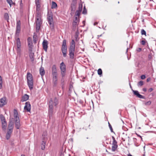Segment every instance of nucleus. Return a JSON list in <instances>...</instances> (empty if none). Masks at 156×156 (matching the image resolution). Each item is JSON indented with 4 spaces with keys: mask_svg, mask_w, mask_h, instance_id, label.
Instances as JSON below:
<instances>
[{
    "mask_svg": "<svg viewBox=\"0 0 156 156\" xmlns=\"http://www.w3.org/2000/svg\"><path fill=\"white\" fill-rule=\"evenodd\" d=\"M27 84L30 90L33 89V79L32 75L30 73H28L27 76Z\"/></svg>",
    "mask_w": 156,
    "mask_h": 156,
    "instance_id": "obj_1",
    "label": "nucleus"
},
{
    "mask_svg": "<svg viewBox=\"0 0 156 156\" xmlns=\"http://www.w3.org/2000/svg\"><path fill=\"white\" fill-rule=\"evenodd\" d=\"M75 43L74 41L72 40L69 49V55L71 58L73 59L74 56Z\"/></svg>",
    "mask_w": 156,
    "mask_h": 156,
    "instance_id": "obj_2",
    "label": "nucleus"
},
{
    "mask_svg": "<svg viewBox=\"0 0 156 156\" xmlns=\"http://www.w3.org/2000/svg\"><path fill=\"white\" fill-rule=\"evenodd\" d=\"M16 49L17 55L19 57H20L22 54L21 46L20 40L19 38L16 39Z\"/></svg>",
    "mask_w": 156,
    "mask_h": 156,
    "instance_id": "obj_3",
    "label": "nucleus"
},
{
    "mask_svg": "<svg viewBox=\"0 0 156 156\" xmlns=\"http://www.w3.org/2000/svg\"><path fill=\"white\" fill-rule=\"evenodd\" d=\"M14 117L15 119V124L17 129H19L21 125L20 123L19 118L18 116V113L16 110H14Z\"/></svg>",
    "mask_w": 156,
    "mask_h": 156,
    "instance_id": "obj_4",
    "label": "nucleus"
},
{
    "mask_svg": "<svg viewBox=\"0 0 156 156\" xmlns=\"http://www.w3.org/2000/svg\"><path fill=\"white\" fill-rule=\"evenodd\" d=\"M48 105V115L50 119H51L52 118V116L53 115V100L52 98H51L50 100Z\"/></svg>",
    "mask_w": 156,
    "mask_h": 156,
    "instance_id": "obj_5",
    "label": "nucleus"
},
{
    "mask_svg": "<svg viewBox=\"0 0 156 156\" xmlns=\"http://www.w3.org/2000/svg\"><path fill=\"white\" fill-rule=\"evenodd\" d=\"M66 40H64L62 43L61 48L64 57H66L67 55V46L66 44Z\"/></svg>",
    "mask_w": 156,
    "mask_h": 156,
    "instance_id": "obj_6",
    "label": "nucleus"
},
{
    "mask_svg": "<svg viewBox=\"0 0 156 156\" xmlns=\"http://www.w3.org/2000/svg\"><path fill=\"white\" fill-rule=\"evenodd\" d=\"M60 69L62 77H64L66 75V66L63 62L60 64Z\"/></svg>",
    "mask_w": 156,
    "mask_h": 156,
    "instance_id": "obj_7",
    "label": "nucleus"
},
{
    "mask_svg": "<svg viewBox=\"0 0 156 156\" xmlns=\"http://www.w3.org/2000/svg\"><path fill=\"white\" fill-rule=\"evenodd\" d=\"M48 20L51 29V30H53L54 28V26L53 24L52 16L51 14H50L48 13Z\"/></svg>",
    "mask_w": 156,
    "mask_h": 156,
    "instance_id": "obj_8",
    "label": "nucleus"
},
{
    "mask_svg": "<svg viewBox=\"0 0 156 156\" xmlns=\"http://www.w3.org/2000/svg\"><path fill=\"white\" fill-rule=\"evenodd\" d=\"M76 1L75 0H73L72 1L71 6L70 9L71 10V14H73L74 13L76 8Z\"/></svg>",
    "mask_w": 156,
    "mask_h": 156,
    "instance_id": "obj_9",
    "label": "nucleus"
},
{
    "mask_svg": "<svg viewBox=\"0 0 156 156\" xmlns=\"http://www.w3.org/2000/svg\"><path fill=\"white\" fill-rule=\"evenodd\" d=\"M129 85L130 88L133 91V94L135 95H136L137 97L140 98H145V97L140 94L138 91L134 90L132 89V88L131 86L130 83H129Z\"/></svg>",
    "mask_w": 156,
    "mask_h": 156,
    "instance_id": "obj_10",
    "label": "nucleus"
},
{
    "mask_svg": "<svg viewBox=\"0 0 156 156\" xmlns=\"http://www.w3.org/2000/svg\"><path fill=\"white\" fill-rule=\"evenodd\" d=\"M7 100L5 97H3L0 99V107H2L7 103Z\"/></svg>",
    "mask_w": 156,
    "mask_h": 156,
    "instance_id": "obj_11",
    "label": "nucleus"
},
{
    "mask_svg": "<svg viewBox=\"0 0 156 156\" xmlns=\"http://www.w3.org/2000/svg\"><path fill=\"white\" fill-rule=\"evenodd\" d=\"M24 110L27 112H30L31 109V105L29 101H27L25 104L24 107Z\"/></svg>",
    "mask_w": 156,
    "mask_h": 156,
    "instance_id": "obj_12",
    "label": "nucleus"
},
{
    "mask_svg": "<svg viewBox=\"0 0 156 156\" xmlns=\"http://www.w3.org/2000/svg\"><path fill=\"white\" fill-rule=\"evenodd\" d=\"M52 77L57 76L58 73L56 66L55 65H53L52 68Z\"/></svg>",
    "mask_w": 156,
    "mask_h": 156,
    "instance_id": "obj_13",
    "label": "nucleus"
},
{
    "mask_svg": "<svg viewBox=\"0 0 156 156\" xmlns=\"http://www.w3.org/2000/svg\"><path fill=\"white\" fill-rule=\"evenodd\" d=\"M43 139L44 140H42L41 145V149L42 150H44L45 148V146L46 144V138H45V135H42Z\"/></svg>",
    "mask_w": 156,
    "mask_h": 156,
    "instance_id": "obj_14",
    "label": "nucleus"
},
{
    "mask_svg": "<svg viewBox=\"0 0 156 156\" xmlns=\"http://www.w3.org/2000/svg\"><path fill=\"white\" fill-rule=\"evenodd\" d=\"M48 41L44 39V40L42 43V46L43 49L45 51H47V48L48 47Z\"/></svg>",
    "mask_w": 156,
    "mask_h": 156,
    "instance_id": "obj_15",
    "label": "nucleus"
},
{
    "mask_svg": "<svg viewBox=\"0 0 156 156\" xmlns=\"http://www.w3.org/2000/svg\"><path fill=\"white\" fill-rule=\"evenodd\" d=\"M20 20L17 22L16 24V33H19L20 31Z\"/></svg>",
    "mask_w": 156,
    "mask_h": 156,
    "instance_id": "obj_16",
    "label": "nucleus"
},
{
    "mask_svg": "<svg viewBox=\"0 0 156 156\" xmlns=\"http://www.w3.org/2000/svg\"><path fill=\"white\" fill-rule=\"evenodd\" d=\"M79 22V21L77 19V17L76 16L75 18V20H74L73 23V29L76 28V26Z\"/></svg>",
    "mask_w": 156,
    "mask_h": 156,
    "instance_id": "obj_17",
    "label": "nucleus"
},
{
    "mask_svg": "<svg viewBox=\"0 0 156 156\" xmlns=\"http://www.w3.org/2000/svg\"><path fill=\"white\" fill-rule=\"evenodd\" d=\"M118 146L117 145V142L115 143H112V151L113 152L115 151L116 150Z\"/></svg>",
    "mask_w": 156,
    "mask_h": 156,
    "instance_id": "obj_18",
    "label": "nucleus"
},
{
    "mask_svg": "<svg viewBox=\"0 0 156 156\" xmlns=\"http://www.w3.org/2000/svg\"><path fill=\"white\" fill-rule=\"evenodd\" d=\"M14 123L12 121H10L8 126V130L12 132V130L13 128Z\"/></svg>",
    "mask_w": 156,
    "mask_h": 156,
    "instance_id": "obj_19",
    "label": "nucleus"
},
{
    "mask_svg": "<svg viewBox=\"0 0 156 156\" xmlns=\"http://www.w3.org/2000/svg\"><path fill=\"white\" fill-rule=\"evenodd\" d=\"M52 83L54 87L57 86L58 83L57 76L52 77Z\"/></svg>",
    "mask_w": 156,
    "mask_h": 156,
    "instance_id": "obj_20",
    "label": "nucleus"
},
{
    "mask_svg": "<svg viewBox=\"0 0 156 156\" xmlns=\"http://www.w3.org/2000/svg\"><path fill=\"white\" fill-rule=\"evenodd\" d=\"M36 11H38L40 10L41 5L40 4L39 0H35Z\"/></svg>",
    "mask_w": 156,
    "mask_h": 156,
    "instance_id": "obj_21",
    "label": "nucleus"
},
{
    "mask_svg": "<svg viewBox=\"0 0 156 156\" xmlns=\"http://www.w3.org/2000/svg\"><path fill=\"white\" fill-rule=\"evenodd\" d=\"M53 106H56L58 103V99L56 97L54 98L53 100Z\"/></svg>",
    "mask_w": 156,
    "mask_h": 156,
    "instance_id": "obj_22",
    "label": "nucleus"
},
{
    "mask_svg": "<svg viewBox=\"0 0 156 156\" xmlns=\"http://www.w3.org/2000/svg\"><path fill=\"white\" fill-rule=\"evenodd\" d=\"M29 98V96L28 95L25 94L22 98V99L21 100V101L22 102L27 101Z\"/></svg>",
    "mask_w": 156,
    "mask_h": 156,
    "instance_id": "obj_23",
    "label": "nucleus"
},
{
    "mask_svg": "<svg viewBox=\"0 0 156 156\" xmlns=\"http://www.w3.org/2000/svg\"><path fill=\"white\" fill-rule=\"evenodd\" d=\"M12 133V131L8 130L5 136L7 140H8L10 139Z\"/></svg>",
    "mask_w": 156,
    "mask_h": 156,
    "instance_id": "obj_24",
    "label": "nucleus"
},
{
    "mask_svg": "<svg viewBox=\"0 0 156 156\" xmlns=\"http://www.w3.org/2000/svg\"><path fill=\"white\" fill-rule=\"evenodd\" d=\"M40 74L42 77L45 74V71L44 68L41 67L40 69Z\"/></svg>",
    "mask_w": 156,
    "mask_h": 156,
    "instance_id": "obj_25",
    "label": "nucleus"
},
{
    "mask_svg": "<svg viewBox=\"0 0 156 156\" xmlns=\"http://www.w3.org/2000/svg\"><path fill=\"white\" fill-rule=\"evenodd\" d=\"M34 54L33 52H31L29 55V56L31 62H33L34 60Z\"/></svg>",
    "mask_w": 156,
    "mask_h": 156,
    "instance_id": "obj_26",
    "label": "nucleus"
},
{
    "mask_svg": "<svg viewBox=\"0 0 156 156\" xmlns=\"http://www.w3.org/2000/svg\"><path fill=\"white\" fill-rule=\"evenodd\" d=\"M2 129L3 130H5L6 129V127L7 126V123L6 121H3L2 122Z\"/></svg>",
    "mask_w": 156,
    "mask_h": 156,
    "instance_id": "obj_27",
    "label": "nucleus"
},
{
    "mask_svg": "<svg viewBox=\"0 0 156 156\" xmlns=\"http://www.w3.org/2000/svg\"><path fill=\"white\" fill-rule=\"evenodd\" d=\"M33 42L34 43H36L37 41V36L36 34L35 33L34 34V35L33 36Z\"/></svg>",
    "mask_w": 156,
    "mask_h": 156,
    "instance_id": "obj_28",
    "label": "nucleus"
},
{
    "mask_svg": "<svg viewBox=\"0 0 156 156\" xmlns=\"http://www.w3.org/2000/svg\"><path fill=\"white\" fill-rule=\"evenodd\" d=\"M9 14L7 13H5L4 15V18L5 20H7L8 21L9 20Z\"/></svg>",
    "mask_w": 156,
    "mask_h": 156,
    "instance_id": "obj_29",
    "label": "nucleus"
},
{
    "mask_svg": "<svg viewBox=\"0 0 156 156\" xmlns=\"http://www.w3.org/2000/svg\"><path fill=\"white\" fill-rule=\"evenodd\" d=\"M57 6V4L54 2H52L51 5L52 9H55Z\"/></svg>",
    "mask_w": 156,
    "mask_h": 156,
    "instance_id": "obj_30",
    "label": "nucleus"
},
{
    "mask_svg": "<svg viewBox=\"0 0 156 156\" xmlns=\"http://www.w3.org/2000/svg\"><path fill=\"white\" fill-rule=\"evenodd\" d=\"M41 25L39 24H36V31L38 32L40 28Z\"/></svg>",
    "mask_w": 156,
    "mask_h": 156,
    "instance_id": "obj_31",
    "label": "nucleus"
},
{
    "mask_svg": "<svg viewBox=\"0 0 156 156\" xmlns=\"http://www.w3.org/2000/svg\"><path fill=\"white\" fill-rule=\"evenodd\" d=\"M41 20L39 18H37L36 21V24H39L41 25Z\"/></svg>",
    "mask_w": 156,
    "mask_h": 156,
    "instance_id": "obj_32",
    "label": "nucleus"
},
{
    "mask_svg": "<svg viewBox=\"0 0 156 156\" xmlns=\"http://www.w3.org/2000/svg\"><path fill=\"white\" fill-rule=\"evenodd\" d=\"M6 1L8 3L10 7H11V5L13 4H14V3H13L12 0H6Z\"/></svg>",
    "mask_w": 156,
    "mask_h": 156,
    "instance_id": "obj_33",
    "label": "nucleus"
},
{
    "mask_svg": "<svg viewBox=\"0 0 156 156\" xmlns=\"http://www.w3.org/2000/svg\"><path fill=\"white\" fill-rule=\"evenodd\" d=\"M2 87V77L0 76V89H1Z\"/></svg>",
    "mask_w": 156,
    "mask_h": 156,
    "instance_id": "obj_34",
    "label": "nucleus"
},
{
    "mask_svg": "<svg viewBox=\"0 0 156 156\" xmlns=\"http://www.w3.org/2000/svg\"><path fill=\"white\" fill-rule=\"evenodd\" d=\"M83 8V5L82 4L79 5L78 10L77 11L81 12Z\"/></svg>",
    "mask_w": 156,
    "mask_h": 156,
    "instance_id": "obj_35",
    "label": "nucleus"
},
{
    "mask_svg": "<svg viewBox=\"0 0 156 156\" xmlns=\"http://www.w3.org/2000/svg\"><path fill=\"white\" fill-rule=\"evenodd\" d=\"M0 117L2 122H3V121H6L4 117L2 115H0Z\"/></svg>",
    "mask_w": 156,
    "mask_h": 156,
    "instance_id": "obj_36",
    "label": "nucleus"
},
{
    "mask_svg": "<svg viewBox=\"0 0 156 156\" xmlns=\"http://www.w3.org/2000/svg\"><path fill=\"white\" fill-rule=\"evenodd\" d=\"M87 13V10L85 8V6H84L83 8V10L82 12V14H86Z\"/></svg>",
    "mask_w": 156,
    "mask_h": 156,
    "instance_id": "obj_37",
    "label": "nucleus"
},
{
    "mask_svg": "<svg viewBox=\"0 0 156 156\" xmlns=\"http://www.w3.org/2000/svg\"><path fill=\"white\" fill-rule=\"evenodd\" d=\"M144 84V82L142 81H140L137 83V86L138 87L141 86Z\"/></svg>",
    "mask_w": 156,
    "mask_h": 156,
    "instance_id": "obj_38",
    "label": "nucleus"
},
{
    "mask_svg": "<svg viewBox=\"0 0 156 156\" xmlns=\"http://www.w3.org/2000/svg\"><path fill=\"white\" fill-rule=\"evenodd\" d=\"M81 12H79L78 11H76L75 12V15L79 16H80Z\"/></svg>",
    "mask_w": 156,
    "mask_h": 156,
    "instance_id": "obj_39",
    "label": "nucleus"
},
{
    "mask_svg": "<svg viewBox=\"0 0 156 156\" xmlns=\"http://www.w3.org/2000/svg\"><path fill=\"white\" fill-rule=\"evenodd\" d=\"M98 74L99 75H101L102 74V71L101 69H99L98 70Z\"/></svg>",
    "mask_w": 156,
    "mask_h": 156,
    "instance_id": "obj_40",
    "label": "nucleus"
},
{
    "mask_svg": "<svg viewBox=\"0 0 156 156\" xmlns=\"http://www.w3.org/2000/svg\"><path fill=\"white\" fill-rule=\"evenodd\" d=\"M141 34L142 35H146V32L143 29H142L141 30Z\"/></svg>",
    "mask_w": 156,
    "mask_h": 156,
    "instance_id": "obj_41",
    "label": "nucleus"
},
{
    "mask_svg": "<svg viewBox=\"0 0 156 156\" xmlns=\"http://www.w3.org/2000/svg\"><path fill=\"white\" fill-rule=\"evenodd\" d=\"M151 104V101H148L144 103V104L147 106L150 105Z\"/></svg>",
    "mask_w": 156,
    "mask_h": 156,
    "instance_id": "obj_42",
    "label": "nucleus"
},
{
    "mask_svg": "<svg viewBox=\"0 0 156 156\" xmlns=\"http://www.w3.org/2000/svg\"><path fill=\"white\" fill-rule=\"evenodd\" d=\"M108 126H109V128L110 129L111 132H114L113 131V130L112 127L109 122H108Z\"/></svg>",
    "mask_w": 156,
    "mask_h": 156,
    "instance_id": "obj_43",
    "label": "nucleus"
},
{
    "mask_svg": "<svg viewBox=\"0 0 156 156\" xmlns=\"http://www.w3.org/2000/svg\"><path fill=\"white\" fill-rule=\"evenodd\" d=\"M152 57V54L151 53H150V54H149L148 55V59L149 60H150L151 59Z\"/></svg>",
    "mask_w": 156,
    "mask_h": 156,
    "instance_id": "obj_44",
    "label": "nucleus"
},
{
    "mask_svg": "<svg viewBox=\"0 0 156 156\" xmlns=\"http://www.w3.org/2000/svg\"><path fill=\"white\" fill-rule=\"evenodd\" d=\"M112 138L113 140L112 143L117 142V141L115 140L114 136H112Z\"/></svg>",
    "mask_w": 156,
    "mask_h": 156,
    "instance_id": "obj_45",
    "label": "nucleus"
},
{
    "mask_svg": "<svg viewBox=\"0 0 156 156\" xmlns=\"http://www.w3.org/2000/svg\"><path fill=\"white\" fill-rule=\"evenodd\" d=\"M140 77H141V78L142 80H144V79H145L146 77L145 75H142Z\"/></svg>",
    "mask_w": 156,
    "mask_h": 156,
    "instance_id": "obj_46",
    "label": "nucleus"
},
{
    "mask_svg": "<svg viewBox=\"0 0 156 156\" xmlns=\"http://www.w3.org/2000/svg\"><path fill=\"white\" fill-rule=\"evenodd\" d=\"M141 44H142V45H144L145 44V41L144 40H142L141 41Z\"/></svg>",
    "mask_w": 156,
    "mask_h": 156,
    "instance_id": "obj_47",
    "label": "nucleus"
},
{
    "mask_svg": "<svg viewBox=\"0 0 156 156\" xmlns=\"http://www.w3.org/2000/svg\"><path fill=\"white\" fill-rule=\"evenodd\" d=\"M10 144L11 145H12V146H13L14 145V144L13 142V141H10Z\"/></svg>",
    "mask_w": 156,
    "mask_h": 156,
    "instance_id": "obj_48",
    "label": "nucleus"
},
{
    "mask_svg": "<svg viewBox=\"0 0 156 156\" xmlns=\"http://www.w3.org/2000/svg\"><path fill=\"white\" fill-rule=\"evenodd\" d=\"M30 40H31V39L30 38V37H29L28 38L27 40H28V45H29L30 44Z\"/></svg>",
    "mask_w": 156,
    "mask_h": 156,
    "instance_id": "obj_49",
    "label": "nucleus"
},
{
    "mask_svg": "<svg viewBox=\"0 0 156 156\" xmlns=\"http://www.w3.org/2000/svg\"><path fill=\"white\" fill-rule=\"evenodd\" d=\"M141 48H138L137 49V51H139V52H140V51H141Z\"/></svg>",
    "mask_w": 156,
    "mask_h": 156,
    "instance_id": "obj_50",
    "label": "nucleus"
},
{
    "mask_svg": "<svg viewBox=\"0 0 156 156\" xmlns=\"http://www.w3.org/2000/svg\"><path fill=\"white\" fill-rule=\"evenodd\" d=\"M151 80V78L150 77H149V78H148L147 79V82H149V81H150Z\"/></svg>",
    "mask_w": 156,
    "mask_h": 156,
    "instance_id": "obj_51",
    "label": "nucleus"
},
{
    "mask_svg": "<svg viewBox=\"0 0 156 156\" xmlns=\"http://www.w3.org/2000/svg\"><path fill=\"white\" fill-rule=\"evenodd\" d=\"M153 90V88H150L149 89V91L150 92H151Z\"/></svg>",
    "mask_w": 156,
    "mask_h": 156,
    "instance_id": "obj_52",
    "label": "nucleus"
},
{
    "mask_svg": "<svg viewBox=\"0 0 156 156\" xmlns=\"http://www.w3.org/2000/svg\"><path fill=\"white\" fill-rule=\"evenodd\" d=\"M64 77H62V79L61 80V81L62 83L64 82Z\"/></svg>",
    "mask_w": 156,
    "mask_h": 156,
    "instance_id": "obj_53",
    "label": "nucleus"
},
{
    "mask_svg": "<svg viewBox=\"0 0 156 156\" xmlns=\"http://www.w3.org/2000/svg\"><path fill=\"white\" fill-rule=\"evenodd\" d=\"M143 91L144 92H146L147 91V89L146 88H144L143 89Z\"/></svg>",
    "mask_w": 156,
    "mask_h": 156,
    "instance_id": "obj_54",
    "label": "nucleus"
},
{
    "mask_svg": "<svg viewBox=\"0 0 156 156\" xmlns=\"http://www.w3.org/2000/svg\"><path fill=\"white\" fill-rule=\"evenodd\" d=\"M98 24V23L97 22H95L94 23V25H96L97 24Z\"/></svg>",
    "mask_w": 156,
    "mask_h": 156,
    "instance_id": "obj_55",
    "label": "nucleus"
},
{
    "mask_svg": "<svg viewBox=\"0 0 156 156\" xmlns=\"http://www.w3.org/2000/svg\"><path fill=\"white\" fill-rule=\"evenodd\" d=\"M128 156H133L132 155H131L130 154H128Z\"/></svg>",
    "mask_w": 156,
    "mask_h": 156,
    "instance_id": "obj_56",
    "label": "nucleus"
},
{
    "mask_svg": "<svg viewBox=\"0 0 156 156\" xmlns=\"http://www.w3.org/2000/svg\"><path fill=\"white\" fill-rule=\"evenodd\" d=\"M122 140L123 141H125V140L123 139V138H122Z\"/></svg>",
    "mask_w": 156,
    "mask_h": 156,
    "instance_id": "obj_57",
    "label": "nucleus"
},
{
    "mask_svg": "<svg viewBox=\"0 0 156 156\" xmlns=\"http://www.w3.org/2000/svg\"><path fill=\"white\" fill-rule=\"evenodd\" d=\"M138 136H139V137H140L141 139L142 140V137H141V136H140V135H138Z\"/></svg>",
    "mask_w": 156,
    "mask_h": 156,
    "instance_id": "obj_58",
    "label": "nucleus"
},
{
    "mask_svg": "<svg viewBox=\"0 0 156 156\" xmlns=\"http://www.w3.org/2000/svg\"><path fill=\"white\" fill-rule=\"evenodd\" d=\"M21 156H25V155L24 154H22Z\"/></svg>",
    "mask_w": 156,
    "mask_h": 156,
    "instance_id": "obj_59",
    "label": "nucleus"
}]
</instances>
